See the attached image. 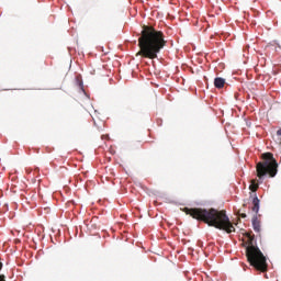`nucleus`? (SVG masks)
Here are the masks:
<instances>
[{
    "label": "nucleus",
    "instance_id": "obj_1",
    "mask_svg": "<svg viewBox=\"0 0 281 281\" xmlns=\"http://www.w3.org/2000/svg\"><path fill=\"white\" fill-rule=\"evenodd\" d=\"M183 212L192 218H195V221H202V223H206V225H209L210 227L223 229L226 234H232V232H236V227H234V224H232L225 211H218L215 209L207 210L201 207H184Z\"/></svg>",
    "mask_w": 281,
    "mask_h": 281
},
{
    "label": "nucleus",
    "instance_id": "obj_7",
    "mask_svg": "<svg viewBox=\"0 0 281 281\" xmlns=\"http://www.w3.org/2000/svg\"><path fill=\"white\" fill-rule=\"evenodd\" d=\"M252 227L257 234H260V220L258 218V215L252 218Z\"/></svg>",
    "mask_w": 281,
    "mask_h": 281
},
{
    "label": "nucleus",
    "instance_id": "obj_5",
    "mask_svg": "<svg viewBox=\"0 0 281 281\" xmlns=\"http://www.w3.org/2000/svg\"><path fill=\"white\" fill-rule=\"evenodd\" d=\"M251 210L255 212V214H258V212H260V200L258 199V195H256V193L254 194Z\"/></svg>",
    "mask_w": 281,
    "mask_h": 281
},
{
    "label": "nucleus",
    "instance_id": "obj_11",
    "mask_svg": "<svg viewBox=\"0 0 281 281\" xmlns=\"http://www.w3.org/2000/svg\"><path fill=\"white\" fill-rule=\"evenodd\" d=\"M277 135L281 136V128L277 131Z\"/></svg>",
    "mask_w": 281,
    "mask_h": 281
},
{
    "label": "nucleus",
    "instance_id": "obj_6",
    "mask_svg": "<svg viewBox=\"0 0 281 281\" xmlns=\"http://www.w3.org/2000/svg\"><path fill=\"white\" fill-rule=\"evenodd\" d=\"M214 87L216 89H223V87H225V79L221 78V77L215 78L214 79Z\"/></svg>",
    "mask_w": 281,
    "mask_h": 281
},
{
    "label": "nucleus",
    "instance_id": "obj_8",
    "mask_svg": "<svg viewBox=\"0 0 281 281\" xmlns=\"http://www.w3.org/2000/svg\"><path fill=\"white\" fill-rule=\"evenodd\" d=\"M258 188H260V186L258 184V182H256V180H251L250 181V186H249V190L251 192H257Z\"/></svg>",
    "mask_w": 281,
    "mask_h": 281
},
{
    "label": "nucleus",
    "instance_id": "obj_4",
    "mask_svg": "<svg viewBox=\"0 0 281 281\" xmlns=\"http://www.w3.org/2000/svg\"><path fill=\"white\" fill-rule=\"evenodd\" d=\"M263 161L257 164V177L262 179V177H276L278 175V161L273 158V154L266 153L262 155Z\"/></svg>",
    "mask_w": 281,
    "mask_h": 281
},
{
    "label": "nucleus",
    "instance_id": "obj_10",
    "mask_svg": "<svg viewBox=\"0 0 281 281\" xmlns=\"http://www.w3.org/2000/svg\"><path fill=\"white\" fill-rule=\"evenodd\" d=\"M240 217H241V218H247V214L241 213V214H240Z\"/></svg>",
    "mask_w": 281,
    "mask_h": 281
},
{
    "label": "nucleus",
    "instance_id": "obj_3",
    "mask_svg": "<svg viewBox=\"0 0 281 281\" xmlns=\"http://www.w3.org/2000/svg\"><path fill=\"white\" fill-rule=\"evenodd\" d=\"M248 246L246 248V257L248 262L254 267L257 271H261L265 273L267 271V257L262 254L260 248L254 245V240L256 238L251 234H247Z\"/></svg>",
    "mask_w": 281,
    "mask_h": 281
},
{
    "label": "nucleus",
    "instance_id": "obj_2",
    "mask_svg": "<svg viewBox=\"0 0 281 281\" xmlns=\"http://www.w3.org/2000/svg\"><path fill=\"white\" fill-rule=\"evenodd\" d=\"M139 52L137 56L155 60L157 54L166 47V40H164V32L155 30L153 26H143L140 36L138 37Z\"/></svg>",
    "mask_w": 281,
    "mask_h": 281
},
{
    "label": "nucleus",
    "instance_id": "obj_9",
    "mask_svg": "<svg viewBox=\"0 0 281 281\" xmlns=\"http://www.w3.org/2000/svg\"><path fill=\"white\" fill-rule=\"evenodd\" d=\"M3 269V263L0 261V271ZM0 281H5V276L0 274Z\"/></svg>",
    "mask_w": 281,
    "mask_h": 281
}]
</instances>
